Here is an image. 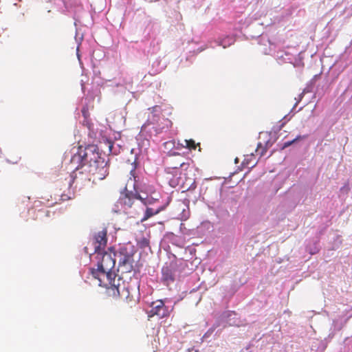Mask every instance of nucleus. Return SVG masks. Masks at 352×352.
I'll use <instances>...</instances> for the list:
<instances>
[{
    "mask_svg": "<svg viewBox=\"0 0 352 352\" xmlns=\"http://www.w3.org/2000/svg\"><path fill=\"white\" fill-rule=\"evenodd\" d=\"M72 162L78 164L76 170H82L95 176V179L102 180L109 174V161L101 157L99 149L96 144H88L85 147L80 146L77 153L74 155Z\"/></svg>",
    "mask_w": 352,
    "mask_h": 352,
    "instance_id": "nucleus-1",
    "label": "nucleus"
},
{
    "mask_svg": "<svg viewBox=\"0 0 352 352\" xmlns=\"http://www.w3.org/2000/svg\"><path fill=\"white\" fill-rule=\"evenodd\" d=\"M95 254L94 258L96 261L97 267H90L89 274L93 278L98 280V285L100 287L113 279V277H116V274L112 272L116 265V257L113 256V253H111L109 249L107 251L103 250Z\"/></svg>",
    "mask_w": 352,
    "mask_h": 352,
    "instance_id": "nucleus-2",
    "label": "nucleus"
},
{
    "mask_svg": "<svg viewBox=\"0 0 352 352\" xmlns=\"http://www.w3.org/2000/svg\"><path fill=\"white\" fill-rule=\"evenodd\" d=\"M173 258V260L166 263L162 268L161 282L166 286L173 283L184 268L183 259H177L174 254Z\"/></svg>",
    "mask_w": 352,
    "mask_h": 352,
    "instance_id": "nucleus-3",
    "label": "nucleus"
},
{
    "mask_svg": "<svg viewBox=\"0 0 352 352\" xmlns=\"http://www.w3.org/2000/svg\"><path fill=\"white\" fill-rule=\"evenodd\" d=\"M121 280L120 278H116V277H113V279L107 282L101 287L106 288V294L109 296L113 298L120 297L127 299L129 296V292L125 285L122 286L120 285Z\"/></svg>",
    "mask_w": 352,
    "mask_h": 352,
    "instance_id": "nucleus-4",
    "label": "nucleus"
},
{
    "mask_svg": "<svg viewBox=\"0 0 352 352\" xmlns=\"http://www.w3.org/2000/svg\"><path fill=\"white\" fill-rule=\"evenodd\" d=\"M109 250L113 253L114 257H120L119 266L125 267L127 272H131L133 267V253L128 252L125 247H120L117 250L113 246H111L109 248Z\"/></svg>",
    "mask_w": 352,
    "mask_h": 352,
    "instance_id": "nucleus-5",
    "label": "nucleus"
},
{
    "mask_svg": "<svg viewBox=\"0 0 352 352\" xmlns=\"http://www.w3.org/2000/svg\"><path fill=\"white\" fill-rule=\"evenodd\" d=\"M107 230L104 228L102 230L95 232L93 234L92 243L94 248V253L105 250L107 245Z\"/></svg>",
    "mask_w": 352,
    "mask_h": 352,
    "instance_id": "nucleus-6",
    "label": "nucleus"
},
{
    "mask_svg": "<svg viewBox=\"0 0 352 352\" xmlns=\"http://www.w3.org/2000/svg\"><path fill=\"white\" fill-rule=\"evenodd\" d=\"M151 309L149 311L148 316H157L160 318H163L168 316L170 312L169 307L165 305L163 300L153 302L151 305Z\"/></svg>",
    "mask_w": 352,
    "mask_h": 352,
    "instance_id": "nucleus-7",
    "label": "nucleus"
},
{
    "mask_svg": "<svg viewBox=\"0 0 352 352\" xmlns=\"http://www.w3.org/2000/svg\"><path fill=\"white\" fill-rule=\"evenodd\" d=\"M152 117H149L147 122L144 124L141 128V133L146 131L150 124L154 125L160 120V113H161V107L160 106H154L151 108Z\"/></svg>",
    "mask_w": 352,
    "mask_h": 352,
    "instance_id": "nucleus-8",
    "label": "nucleus"
},
{
    "mask_svg": "<svg viewBox=\"0 0 352 352\" xmlns=\"http://www.w3.org/2000/svg\"><path fill=\"white\" fill-rule=\"evenodd\" d=\"M236 313L234 311H224L220 314V319L225 322L223 324V328H225L227 325H233L236 324Z\"/></svg>",
    "mask_w": 352,
    "mask_h": 352,
    "instance_id": "nucleus-9",
    "label": "nucleus"
},
{
    "mask_svg": "<svg viewBox=\"0 0 352 352\" xmlns=\"http://www.w3.org/2000/svg\"><path fill=\"white\" fill-rule=\"evenodd\" d=\"M167 205H168V204L161 206L159 208H157L155 210H154L151 208L147 207L144 212V217L141 219V222H144V221H146L147 219H148L149 218L152 217L153 216L157 214L160 212L164 210L165 208H166Z\"/></svg>",
    "mask_w": 352,
    "mask_h": 352,
    "instance_id": "nucleus-10",
    "label": "nucleus"
},
{
    "mask_svg": "<svg viewBox=\"0 0 352 352\" xmlns=\"http://www.w3.org/2000/svg\"><path fill=\"white\" fill-rule=\"evenodd\" d=\"M164 122H162V126L159 125L157 126H153L151 129L155 132V135L160 134L164 131L166 132L169 128H170L173 125V122L168 120V118H163Z\"/></svg>",
    "mask_w": 352,
    "mask_h": 352,
    "instance_id": "nucleus-11",
    "label": "nucleus"
},
{
    "mask_svg": "<svg viewBox=\"0 0 352 352\" xmlns=\"http://www.w3.org/2000/svg\"><path fill=\"white\" fill-rule=\"evenodd\" d=\"M306 249L307 251L309 252V253L311 254H315L318 253L321 249L320 239L317 237L309 241L306 246Z\"/></svg>",
    "mask_w": 352,
    "mask_h": 352,
    "instance_id": "nucleus-12",
    "label": "nucleus"
},
{
    "mask_svg": "<svg viewBox=\"0 0 352 352\" xmlns=\"http://www.w3.org/2000/svg\"><path fill=\"white\" fill-rule=\"evenodd\" d=\"M234 42V36L230 35H227L223 38H219L216 41L217 45L222 46L223 48H226L232 45Z\"/></svg>",
    "mask_w": 352,
    "mask_h": 352,
    "instance_id": "nucleus-13",
    "label": "nucleus"
},
{
    "mask_svg": "<svg viewBox=\"0 0 352 352\" xmlns=\"http://www.w3.org/2000/svg\"><path fill=\"white\" fill-rule=\"evenodd\" d=\"M307 137H308V135H298L294 139L285 142L283 144H282L280 146V149L281 151L284 150L286 148H288L289 146H292V145L296 144L297 142L306 139Z\"/></svg>",
    "mask_w": 352,
    "mask_h": 352,
    "instance_id": "nucleus-14",
    "label": "nucleus"
},
{
    "mask_svg": "<svg viewBox=\"0 0 352 352\" xmlns=\"http://www.w3.org/2000/svg\"><path fill=\"white\" fill-rule=\"evenodd\" d=\"M82 124L87 127L89 130V136L91 138H96L98 131H95L94 124L91 122L89 118H84Z\"/></svg>",
    "mask_w": 352,
    "mask_h": 352,
    "instance_id": "nucleus-15",
    "label": "nucleus"
},
{
    "mask_svg": "<svg viewBox=\"0 0 352 352\" xmlns=\"http://www.w3.org/2000/svg\"><path fill=\"white\" fill-rule=\"evenodd\" d=\"M160 30V25L157 22L150 21L146 27V31L150 36H155Z\"/></svg>",
    "mask_w": 352,
    "mask_h": 352,
    "instance_id": "nucleus-16",
    "label": "nucleus"
},
{
    "mask_svg": "<svg viewBox=\"0 0 352 352\" xmlns=\"http://www.w3.org/2000/svg\"><path fill=\"white\" fill-rule=\"evenodd\" d=\"M276 141V138H275L272 142L270 140H268L266 142L265 146H263L261 143H258L256 151L258 153L261 149L260 155L263 156L267 152V148L271 147Z\"/></svg>",
    "mask_w": 352,
    "mask_h": 352,
    "instance_id": "nucleus-17",
    "label": "nucleus"
},
{
    "mask_svg": "<svg viewBox=\"0 0 352 352\" xmlns=\"http://www.w3.org/2000/svg\"><path fill=\"white\" fill-rule=\"evenodd\" d=\"M144 133H146V137L142 140V143H139V146H140L141 148H144V149H147L150 145V141L147 137L151 138V136L153 135V132L151 130L147 131V129H146V131H144V133L140 132V136L142 135L141 134L144 135Z\"/></svg>",
    "mask_w": 352,
    "mask_h": 352,
    "instance_id": "nucleus-18",
    "label": "nucleus"
},
{
    "mask_svg": "<svg viewBox=\"0 0 352 352\" xmlns=\"http://www.w3.org/2000/svg\"><path fill=\"white\" fill-rule=\"evenodd\" d=\"M298 102H299V100H298L295 103V104L294 105V107L292 109V110L290 111V112L287 115H285L283 117V123L279 126V130H280L282 129V127H283V126L285 124V123L287 122L292 118V116L295 114L294 110H295L296 106L298 105Z\"/></svg>",
    "mask_w": 352,
    "mask_h": 352,
    "instance_id": "nucleus-19",
    "label": "nucleus"
},
{
    "mask_svg": "<svg viewBox=\"0 0 352 352\" xmlns=\"http://www.w3.org/2000/svg\"><path fill=\"white\" fill-rule=\"evenodd\" d=\"M321 77H322L321 73L314 76V77L311 79V80L307 84V87L306 88V89H307V91H313V88L315 87L316 82L318 80H320L321 78Z\"/></svg>",
    "mask_w": 352,
    "mask_h": 352,
    "instance_id": "nucleus-20",
    "label": "nucleus"
},
{
    "mask_svg": "<svg viewBox=\"0 0 352 352\" xmlns=\"http://www.w3.org/2000/svg\"><path fill=\"white\" fill-rule=\"evenodd\" d=\"M277 58L280 60V63H292V58L290 57V54L287 53H278Z\"/></svg>",
    "mask_w": 352,
    "mask_h": 352,
    "instance_id": "nucleus-21",
    "label": "nucleus"
},
{
    "mask_svg": "<svg viewBox=\"0 0 352 352\" xmlns=\"http://www.w3.org/2000/svg\"><path fill=\"white\" fill-rule=\"evenodd\" d=\"M342 243V240L341 239V236L336 235L333 238V241L332 242L331 249L333 250H338L340 247Z\"/></svg>",
    "mask_w": 352,
    "mask_h": 352,
    "instance_id": "nucleus-22",
    "label": "nucleus"
},
{
    "mask_svg": "<svg viewBox=\"0 0 352 352\" xmlns=\"http://www.w3.org/2000/svg\"><path fill=\"white\" fill-rule=\"evenodd\" d=\"M134 190H135L134 192L132 191L129 192V194L131 195V196L132 197V198L140 200L141 202L143 204L144 201L145 197H144L141 195V194H140L141 192H140L138 189L136 188L135 184H134Z\"/></svg>",
    "mask_w": 352,
    "mask_h": 352,
    "instance_id": "nucleus-23",
    "label": "nucleus"
},
{
    "mask_svg": "<svg viewBox=\"0 0 352 352\" xmlns=\"http://www.w3.org/2000/svg\"><path fill=\"white\" fill-rule=\"evenodd\" d=\"M149 240L145 237L141 238L138 242V245L141 249H145L146 248L149 247Z\"/></svg>",
    "mask_w": 352,
    "mask_h": 352,
    "instance_id": "nucleus-24",
    "label": "nucleus"
},
{
    "mask_svg": "<svg viewBox=\"0 0 352 352\" xmlns=\"http://www.w3.org/2000/svg\"><path fill=\"white\" fill-rule=\"evenodd\" d=\"M123 204L128 207H131L133 204V199L129 192L126 194V197L124 198Z\"/></svg>",
    "mask_w": 352,
    "mask_h": 352,
    "instance_id": "nucleus-25",
    "label": "nucleus"
},
{
    "mask_svg": "<svg viewBox=\"0 0 352 352\" xmlns=\"http://www.w3.org/2000/svg\"><path fill=\"white\" fill-rule=\"evenodd\" d=\"M107 146H108V148H109V151L114 154V155H116L118 154V153L119 152V150L118 151H116V150H114V143L111 141V140H107Z\"/></svg>",
    "mask_w": 352,
    "mask_h": 352,
    "instance_id": "nucleus-26",
    "label": "nucleus"
},
{
    "mask_svg": "<svg viewBox=\"0 0 352 352\" xmlns=\"http://www.w3.org/2000/svg\"><path fill=\"white\" fill-rule=\"evenodd\" d=\"M193 56H194V54H190V55L187 56L186 58L185 63H183V60H181V63H182L184 67L189 66L192 63V59Z\"/></svg>",
    "mask_w": 352,
    "mask_h": 352,
    "instance_id": "nucleus-27",
    "label": "nucleus"
},
{
    "mask_svg": "<svg viewBox=\"0 0 352 352\" xmlns=\"http://www.w3.org/2000/svg\"><path fill=\"white\" fill-rule=\"evenodd\" d=\"M157 200H158L157 199H154L153 197L148 198V195H146V196L145 197V199H144V201L143 204L144 206L153 205Z\"/></svg>",
    "mask_w": 352,
    "mask_h": 352,
    "instance_id": "nucleus-28",
    "label": "nucleus"
},
{
    "mask_svg": "<svg viewBox=\"0 0 352 352\" xmlns=\"http://www.w3.org/2000/svg\"><path fill=\"white\" fill-rule=\"evenodd\" d=\"M223 324H225V322L222 320L220 319V316L217 318L214 323L212 325V328L214 329L219 327L222 326L223 327Z\"/></svg>",
    "mask_w": 352,
    "mask_h": 352,
    "instance_id": "nucleus-29",
    "label": "nucleus"
},
{
    "mask_svg": "<svg viewBox=\"0 0 352 352\" xmlns=\"http://www.w3.org/2000/svg\"><path fill=\"white\" fill-rule=\"evenodd\" d=\"M214 330L215 329L214 328L210 327L203 336L201 341L203 342L204 340L208 338L212 334Z\"/></svg>",
    "mask_w": 352,
    "mask_h": 352,
    "instance_id": "nucleus-30",
    "label": "nucleus"
},
{
    "mask_svg": "<svg viewBox=\"0 0 352 352\" xmlns=\"http://www.w3.org/2000/svg\"><path fill=\"white\" fill-rule=\"evenodd\" d=\"M136 185V188L138 189L140 192L145 193L146 195H148V192L146 191V188H147L144 184V185H139L138 184H135Z\"/></svg>",
    "mask_w": 352,
    "mask_h": 352,
    "instance_id": "nucleus-31",
    "label": "nucleus"
},
{
    "mask_svg": "<svg viewBox=\"0 0 352 352\" xmlns=\"http://www.w3.org/2000/svg\"><path fill=\"white\" fill-rule=\"evenodd\" d=\"M294 67H302L304 66V63L300 58H296L295 62L293 63Z\"/></svg>",
    "mask_w": 352,
    "mask_h": 352,
    "instance_id": "nucleus-32",
    "label": "nucleus"
},
{
    "mask_svg": "<svg viewBox=\"0 0 352 352\" xmlns=\"http://www.w3.org/2000/svg\"><path fill=\"white\" fill-rule=\"evenodd\" d=\"M132 165L133 166V168L131 170V173L134 177L133 172L140 166V162L137 160V155H135V159L133 162Z\"/></svg>",
    "mask_w": 352,
    "mask_h": 352,
    "instance_id": "nucleus-33",
    "label": "nucleus"
},
{
    "mask_svg": "<svg viewBox=\"0 0 352 352\" xmlns=\"http://www.w3.org/2000/svg\"><path fill=\"white\" fill-rule=\"evenodd\" d=\"M83 251H84V252H85V254H89V257H90V259H91V261H93V262H94V261H95L94 256H95L96 254H94V252L93 253H89V252H88V248H87V247H85V248H83Z\"/></svg>",
    "mask_w": 352,
    "mask_h": 352,
    "instance_id": "nucleus-34",
    "label": "nucleus"
},
{
    "mask_svg": "<svg viewBox=\"0 0 352 352\" xmlns=\"http://www.w3.org/2000/svg\"><path fill=\"white\" fill-rule=\"evenodd\" d=\"M186 142V147L188 148V149H192V148H195L193 147V146L195 144V141L192 140H185Z\"/></svg>",
    "mask_w": 352,
    "mask_h": 352,
    "instance_id": "nucleus-35",
    "label": "nucleus"
},
{
    "mask_svg": "<svg viewBox=\"0 0 352 352\" xmlns=\"http://www.w3.org/2000/svg\"><path fill=\"white\" fill-rule=\"evenodd\" d=\"M197 188V183L195 181H194L190 185V186L187 188V191H192L194 190H195V188Z\"/></svg>",
    "mask_w": 352,
    "mask_h": 352,
    "instance_id": "nucleus-36",
    "label": "nucleus"
},
{
    "mask_svg": "<svg viewBox=\"0 0 352 352\" xmlns=\"http://www.w3.org/2000/svg\"><path fill=\"white\" fill-rule=\"evenodd\" d=\"M81 111H82V116H83L84 118H88L89 113H88V109L86 107H84L82 109Z\"/></svg>",
    "mask_w": 352,
    "mask_h": 352,
    "instance_id": "nucleus-37",
    "label": "nucleus"
},
{
    "mask_svg": "<svg viewBox=\"0 0 352 352\" xmlns=\"http://www.w3.org/2000/svg\"><path fill=\"white\" fill-rule=\"evenodd\" d=\"M131 271H133V276H135L137 274H140V271L138 267H135L133 266V270Z\"/></svg>",
    "mask_w": 352,
    "mask_h": 352,
    "instance_id": "nucleus-38",
    "label": "nucleus"
},
{
    "mask_svg": "<svg viewBox=\"0 0 352 352\" xmlns=\"http://www.w3.org/2000/svg\"><path fill=\"white\" fill-rule=\"evenodd\" d=\"M161 60L159 58H157L153 63V67H160Z\"/></svg>",
    "mask_w": 352,
    "mask_h": 352,
    "instance_id": "nucleus-39",
    "label": "nucleus"
},
{
    "mask_svg": "<svg viewBox=\"0 0 352 352\" xmlns=\"http://www.w3.org/2000/svg\"><path fill=\"white\" fill-rule=\"evenodd\" d=\"M69 199H70V197H68L67 195H62L60 199L63 200V201H65V200H68Z\"/></svg>",
    "mask_w": 352,
    "mask_h": 352,
    "instance_id": "nucleus-40",
    "label": "nucleus"
},
{
    "mask_svg": "<svg viewBox=\"0 0 352 352\" xmlns=\"http://www.w3.org/2000/svg\"><path fill=\"white\" fill-rule=\"evenodd\" d=\"M192 351H195V352H199V350L198 349H195L193 346L186 349V352H191Z\"/></svg>",
    "mask_w": 352,
    "mask_h": 352,
    "instance_id": "nucleus-41",
    "label": "nucleus"
},
{
    "mask_svg": "<svg viewBox=\"0 0 352 352\" xmlns=\"http://www.w3.org/2000/svg\"><path fill=\"white\" fill-rule=\"evenodd\" d=\"M203 50H204V49H203V48L199 47V48H198V49L197 50V51L194 50V51H193V53L197 54H198V53H199V52H202Z\"/></svg>",
    "mask_w": 352,
    "mask_h": 352,
    "instance_id": "nucleus-42",
    "label": "nucleus"
},
{
    "mask_svg": "<svg viewBox=\"0 0 352 352\" xmlns=\"http://www.w3.org/2000/svg\"><path fill=\"white\" fill-rule=\"evenodd\" d=\"M164 68V66L160 67V68L156 69L157 72H161Z\"/></svg>",
    "mask_w": 352,
    "mask_h": 352,
    "instance_id": "nucleus-43",
    "label": "nucleus"
},
{
    "mask_svg": "<svg viewBox=\"0 0 352 352\" xmlns=\"http://www.w3.org/2000/svg\"><path fill=\"white\" fill-rule=\"evenodd\" d=\"M336 322L335 320H333V324L334 325V328H335V329H337L338 330H340V327H338V328H337V327H336Z\"/></svg>",
    "mask_w": 352,
    "mask_h": 352,
    "instance_id": "nucleus-44",
    "label": "nucleus"
},
{
    "mask_svg": "<svg viewBox=\"0 0 352 352\" xmlns=\"http://www.w3.org/2000/svg\"><path fill=\"white\" fill-rule=\"evenodd\" d=\"M245 164L246 165H248V164H249V162H248V161H246V160H245V161H244V162H243L242 164L243 165V164Z\"/></svg>",
    "mask_w": 352,
    "mask_h": 352,
    "instance_id": "nucleus-45",
    "label": "nucleus"
},
{
    "mask_svg": "<svg viewBox=\"0 0 352 352\" xmlns=\"http://www.w3.org/2000/svg\"><path fill=\"white\" fill-rule=\"evenodd\" d=\"M76 54H77V56L78 58V59L80 60V55L78 54V47H77V52H76Z\"/></svg>",
    "mask_w": 352,
    "mask_h": 352,
    "instance_id": "nucleus-46",
    "label": "nucleus"
},
{
    "mask_svg": "<svg viewBox=\"0 0 352 352\" xmlns=\"http://www.w3.org/2000/svg\"><path fill=\"white\" fill-rule=\"evenodd\" d=\"M239 162V159L236 157L235 160H234V163L235 164H237Z\"/></svg>",
    "mask_w": 352,
    "mask_h": 352,
    "instance_id": "nucleus-47",
    "label": "nucleus"
},
{
    "mask_svg": "<svg viewBox=\"0 0 352 352\" xmlns=\"http://www.w3.org/2000/svg\"><path fill=\"white\" fill-rule=\"evenodd\" d=\"M82 90L84 89V85H83V84H82Z\"/></svg>",
    "mask_w": 352,
    "mask_h": 352,
    "instance_id": "nucleus-48",
    "label": "nucleus"
},
{
    "mask_svg": "<svg viewBox=\"0 0 352 352\" xmlns=\"http://www.w3.org/2000/svg\"><path fill=\"white\" fill-rule=\"evenodd\" d=\"M272 153H273V151H272V152H271V153H270V155H269V157H270V156H271V155H272Z\"/></svg>",
    "mask_w": 352,
    "mask_h": 352,
    "instance_id": "nucleus-49",
    "label": "nucleus"
}]
</instances>
